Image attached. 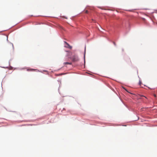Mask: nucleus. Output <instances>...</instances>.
<instances>
[{
    "mask_svg": "<svg viewBox=\"0 0 157 157\" xmlns=\"http://www.w3.org/2000/svg\"><path fill=\"white\" fill-rule=\"evenodd\" d=\"M120 29L119 27L114 25H110L109 27V34L112 38H114Z\"/></svg>",
    "mask_w": 157,
    "mask_h": 157,
    "instance_id": "obj_1",
    "label": "nucleus"
},
{
    "mask_svg": "<svg viewBox=\"0 0 157 157\" xmlns=\"http://www.w3.org/2000/svg\"><path fill=\"white\" fill-rule=\"evenodd\" d=\"M63 67H64V66H63V67H62V68Z\"/></svg>",
    "mask_w": 157,
    "mask_h": 157,
    "instance_id": "obj_52",
    "label": "nucleus"
},
{
    "mask_svg": "<svg viewBox=\"0 0 157 157\" xmlns=\"http://www.w3.org/2000/svg\"><path fill=\"white\" fill-rule=\"evenodd\" d=\"M26 71H34L35 70V69L31 68L30 67H28L26 68Z\"/></svg>",
    "mask_w": 157,
    "mask_h": 157,
    "instance_id": "obj_8",
    "label": "nucleus"
},
{
    "mask_svg": "<svg viewBox=\"0 0 157 157\" xmlns=\"http://www.w3.org/2000/svg\"><path fill=\"white\" fill-rule=\"evenodd\" d=\"M62 68V67H61V68L58 69L57 70H56V71H58L60 70Z\"/></svg>",
    "mask_w": 157,
    "mask_h": 157,
    "instance_id": "obj_27",
    "label": "nucleus"
},
{
    "mask_svg": "<svg viewBox=\"0 0 157 157\" xmlns=\"http://www.w3.org/2000/svg\"><path fill=\"white\" fill-rule=\"evenodd\" d=\"M22 20L20 21H19V22L17 23L15 25H14L12 26V27H10V28H9L8 29H6V30H3V31H6V30H8L9 29H10L11 28H12V27H13V26H14L15 25H16L17 24H18V23H20V22H21V21H22ZM1 32H2V31H1Z\"/></svg>",
    "mask_w": 157,
    "mask_h": 157,
    "instance_id": "obj_12",
    "label": "nucleus"
},
{
    "mask_svg": "<svg viewBox=\"0 0 157 157\" xmlns=\"http://www.w3.org/2000/svg\"><path fill=\"white\" fill-rule=\"evenodd\" d=\"M12 60V59H10V60H9V61L10 62V61H11Z\"/></svg>",
    "mask_w": 157,
    "mask_h": 157,
    "instance_id": "obj_35",
    "label": "nucleus"
},
{
    "mask_svg": "<svg viewBox=\"0 0 157 157\" xmlns=\"http://www.w3.org/2000/svg\"><path fill=\"white\" fill-rule=\"evenodd\" d=\"M87 6L86 7H87V6Z\"/></svg>",
    "mask_w": 157,
    "mask_h": 157,
    "instance_id": "obj_49",
    "label": "nucleus"
},
{
    "mask_svg": "<svg viewBox=\"0 0 157 157\" xmlns=\"http://www.w3.org/2000/svg\"><path fill=\"white\" fill-rule=\"evenodd\" d=\"M24 121L22 120V121H21V122H22V121Z\"/></svg>",
    "mask_w": 157,
    "mask_h": 157,
    "instance_id": "obj_42",
    "label": "nucleus"
},
{
    "mask_svg": "<svg viewBox=\"0 0 157 157\" xmlns=\"http://www.w3.org/2000/svg\"><path fill=\"white\" fill-rule=\"evenodd\" d=\"M143 9V10H149V9H148V8H143V9Z\"/></svg>",
    "mask_w": 157,
    "mask_h": 157,
    "instance_id": "obj_24",
    "label": "nucleus"
},
{
    "mask_svg": "<svg viewBox=\"0 0 157 157\" xmlns=\"http://www.w3.org/2000/svg\"><path fill=\"white\" fill-rule=\"evenodd\" d=\"M58 81L59 82V83H60L59 84H61V81H59V80H58Z\"/></svg>",
    "mask_w": 157,
    "mask_h": 157,
    "instance_id": "obj_26",
    "label": "nucleus"
},
{
    "mask_svg": "<svg viewBox=\"0 0 157 157\" xmlns=\"http://www.w3.org/2000/svg\"><path fill=\"white\" fill-rule=\"evenodd\" d=\"M42 71L48 72V71L46 70H43Z\"/></svg>",
    "mask_w": 157,
    "mask_h": 157,
    "instance_id": "obj_25",
    "label": "nucleus"
},
{
    "mask_svg": "<svg viewBox=\"0 0 157 157\" xmlns=\"http://www.w3.org/2000/svg\"><path fill=\"white\" fill-rule=\"evenodd\" d=\"M143 19H145V18H143Z\"/></svg>",
    "mask_w": 157,
    "mask_h": 157,
    "instance_id": "obj_47",
    "label": "nucleus"
},
{
    "mask_svg": "<svg viewBox=\"0 0 157 157\" xmlns=\"http://www.w3.org/2000/svg\"><path fill=\"white\" fill-rule=\"evenodd\" d=\"M121 101L123 103V101H122V100H121Z\"/></svg>",
    "mask_w": 157,
    "mask_h": 157,
    "instance_id": "obj_46",
    "label": "nucleus"
},
{
    "mask_svg": "<svg viewBox=\"0 0 157 157\" xmlns=\"http://www.w3.org/2000/svg\"><path fill=\"white\" fill-rule=\"evenodd\" d=\"M6 37H7V38H6V41H7V42H9L10 41H9V40H8V37L7 36H6Z\"/></svg>",
    "mask_w": 157,
    "mask_h": 157,
    "instance_id": "obj_21",
    "label": "nucleus"
},
{
    "mask_svg": "<svg viewBox=\"0 0 157 157\" xmlns=\"http://www.w3.org/2000/svg\"><path fill=\"white\" fill-rule=\"evenodd\" d=\"M154 96H155V98H156V95H154Z\"/></svg>",
    "mask_w": 157,
    "mask_h": 157,
    "instance_id": "obj_37",
    "label": "nucleus"
},
{
    "mask_svg": "<svg viewBox=\"0 0 157 157\" xmlns=\"http://www.w3.org/2000/svg\"><path fill=\"white\" fill-rule=\"evenodd\" d=\"M86 53V45H85V46L84 51V54H83L84 63V67L85 66V63H86V60H85Z\"/></svg>",
    "mask_w": 157,
    "mask_h": 157,
    "instance_id": "obj_5",
    "label": "nucleus"
},
{
    "mask_svg": "<svg viewBox=\"0 0 157 157\" xmlns=\"http://www.w3.org/2000/svg\"><path fill=\"white\" fill-rule=\"evenodd\" d=\"M124 59L127 62L129 61L130 60V59L127 56L124 55L123 57ZM131 62V61H130Z\"/></svg>",
    "mask_w": 157,
    "mask_h": 157,
    "instance_id": "obj_7",
    "label": "nucleus"
},
{
    "mask_svg": "<svg viewBox=\"0 0 157 157\" xmlns=\"http://www.w3.org/2000/svg\"><path fill=\"white\" fill-rule=\"evenodd\" d=\"M137 74H138V70H137Z\"/></svg>",
    "mask_w": 157,
    "mask_h": 157,
    "instance_id": "obj_38",
    "label": "nucleus"
},
{
    "mask_svg": "<svg viewBox=\"0 0 157 157\" xmlns=\"http://www.w3.org/2000/svg\"><path fill=\"white\" fill-rule=\"evenodd\" d=\"M12 112H16V111H12Z\"/></svg>",
    "mask_w": 157,
    "mask_h": 157,
    "instance_id": "obj_44",
    "label": "nucleus"
},
{
    "mask_svg": "<svg viewBox=\"0 0 157 157\" xmlns=\"http://www.w3.org/2000/svg\"><path fill=\"white\" fill-rule=\"evenodd\" d=\"M34 20H36V21H38V20H40V19L39 18H36V19H34Z\"/></svg>",
    "mask_w": 157,
    "mask_h": 157,
    "instance_id": "obj_20",
    "label": "nucleus"
},
{
    "mask_svg": "<svg viewBox=\"0 0 157 157\" xmlns=\"http://www.w3.org/2000/svg\"><path fill=\"white\" fill-rule=\"evenodd\" d=\"M65 17L66 19H67V17L66 16H65Z\"/></svg>",
    "mask_w": 157,
    "mask_h": 157,
    "instance_id": "obj_32",
    "label": "nucleus"
},
{
    "mask_svg": "<svg viewBox=\"0 0 157 157\" xmlns=\"http://www.w3.org/2000/svg\"><path fill=\"white\" fill-rule=\"evenodd\" d=\"M20 114V116L21 117V114Z\"/></svg>",
    "mask_w": 157,
    "mask_h": 157,
    "instance_id": "obj_41",
    "label": "nucleus"
},
{
    "mask_svg": "<svg viewBox=\"0 0 157 157\" xmlns=\"http://www.w3.org/2000/svg\"><path fill=\"white\" fill-rule=\"evenodd\" d=\"M68 52V51H66V52Z\"/></svg>",
    "mask_w": 157,
    "mask_h": 157,
    "instance_id": "obj_40",
    "label": "nucleus"
},
{
    "mask_svg": "<svg viewBox=\"0 0 157 157\" xmlns=\"http://www.w3.org/2000/svg\"><path fill=\"white\" fill-rule=\"evenodd\" d=\"M66 56L68 57L69 58L74 62H78L79 60L78 56L75 54L74 55L72 54H69L68 53H67Z\"/></svg>",
    "mask_w": 157,
    "mask_h": 157,
    "instance_id": "obj_2",
    "label": "nucleus"
},
{
    "mask_svg": "<svg viewBox=\"0 0 157 157\" xmlns=\"http://www.w3.org/2000/svg\"><path fill=\"white\" fill-rule=\"evenodd\" d=\"M36 120H28V121H26L27 122H28V121H29V122H33L34 121H36Z\"/></svg>",
    "mask_w": 157,
    "mask_h": 157,
    "instance_id": "obj_19",
    "label": "nucleus"
},
{
    "mask_svg": "<svg viewBox=\"0 0 157 157\" xmlns=\"http://www.w3.org/2000/svg\"><path fill=\"white\" fill-rule=\"evenodd\" d=\"M29 125H31V126H32L33 125H36V124H29Z\"/></svg>",
    "mask_w": 157,
    "mask_h": 157,
    "instance_id": "obj_29",
    "label": "nucleus"
},
{
    "mask_svg": "<svg viewBox=\"0 0 157 157\" xmlns=\"http://www.w3.org/2000/svg\"><path fill=\"white\" fill-rule=\"evenodd\" d=\"M9 66H10L11 68H13V67L12 66H10V62H9Z\"/></svg>",
    "mask_w": 157,
    "mask_h": 157,
    "instance_id": "obj_22",
    "label": "nucleus"
},
{
    "mask_svg": "<svg viewBox=\"0 0 157 157\" xmlns=\"http://www.w3.org/2000/svg\"><path fill=\"white\" fill-rule=\"evenodd\" d=\"M63 67H64V66H63V67H62V68Z\"/></svg>",
    "mask_w": 157,
    "mask_h": 157,
    "instance_id": "obj_51",
    "label": "nucleus"
},
{
    "mask_svg": "<svg viewBox=\"0 0 157 157\" xmlns=\"http://www.w3.org/2000/svg\"><path fill=\"white\" fill-rule=\"evenodd\" d=\"M86 13H87L88 12V11L87 10H86Z\"/></svg>",
    "mask_w": 157,
    "mask_h": 157,
    "instance_id": "obj_45",
    "label": "nucleus"
},
{
    "mask_svg": "<svg viewBox=\"0 0 157 157\" xmlns=\"http://www.w3.org/2000/svg\"><path fill=\"white\" fill-rule=\"evenodd\" d=\"M0 67H1V68H8V66H6V67H4V66H0Z\"/></svg>",
    "mask_w": 157,
    "mask_h": 157,
    "instance_id": "obj_17",
    "label": "nucleus"
},
{
    "mask_svg": "<svg viewBox=\"0 0 157 157\" xmlns=\"http://www.w3.org/2000/svg\"><path fill=\"white\" fill-rule=\"evenodd\" d=\"M86 7L82 11V12L83 11L85 10V9H86Z\"/></svg>",
    "mask_w": 157,
    "mask_h": 157,
    "instance_id": "obj_36",
    "label": "nucleus"
},
{
    "mask_svg": "<svg viewBox=\"0 0 157 157\" xmlns=\"http://www.w3.org/2000/svg\"><path fill=\"white\" fill-rule=\"evenodd\" d=\"M113 44L115 45V46H116V44H115V43L114 42L113 43Z\"/></svg>",
    "mask_w": 157,
    "mask_h": 157,
    "instance_id": "obj_31",
    "label": "nucleus"
},
{
    "mask_svg": "<svg viewBox=\"0 0 157 157\" xmlns=\"http://www.w3.org/2000/svg\"><path fill=\"white\" fill-rule=\"evenodd\" d=\"M8 43H10V44H12V47H13V49H14V46H13V44L11 42H10L9 41Z\"/></svg>",
    "mask_w": 157,
    "mask_h": 157,
    "instance_id": "obj_18",
    "label": "nucleus"
},
{
    "mask_svg": "<svg viewBox=\"0 0 157 157\" xmlns=\"http://www.w3.org/2000/svg\"><path fill=\"white\" fill-rule=\"evenodd\" d=\"M111 125H112L113 126H123L126 127L127 126V124H112Z\"/></svg>",
    "mask_w": 157,
    "mask_h": 157,
    "instance_id": "obj_6",
    "label": "nucleus"
},
{
    "mask_svg": "<svg viewBox=\"0 0 157 157\" xmlns=\"http://www.w3.org/2000/svg\"><path fill=\"white\" fill-rule=\"evenodd\" d=\"M141 83H142L141 81L140 80V79L139 80V82L138 83V84L139 85H140L141 84Z\"/></svg>",
    "mask_w": 157,
    "mask_h": 157,
    "instance_id": "obj_15",
    "label": "nucleus"
},
{
    "mask_svg": "<svg viewBox=\"0 0 157 157\" xmlns=\"http://www.w3.org/2000/svg\"><path fill=\"white\" fill-rule=\"evenodd\" d=\"M133 10V9H132V10H127L129 11H132V10Z\"/></svg>",
    "mask_w": 157,
    "mask_h": 157,
    "instance_id": "obj_30",
    "label": "nucleus"
},
{
    "mask_svg": "<svg viewBox=\"0 0 157 157\" xmlns=\"http://www.w3.org/2000/svg\"><path fill=\"white\" fill-rule=\"evenodd\" d=\"M67 64H68L69 65H71L72 64V63L71 62H64L63 63V64H64V65H66Z\"/></svg>",
    "mask_w": 157,
    "mask_h": 157,
    "instance_id": "obj_11",
    "label": "nucleus"
},
{
    "mask_svg": "<svg viewBox=\"0 0 157 157\" xmlns=\"http://www.w3.org/2000/svg\"><path fill=\"white\" fill-rule=\"evenodd\" d=\"M59 85H60V84H59ZM59 87H60V86H59Z\"/></svg>",
    "mask_w": 157,
    "mask_h": 157,
    "instance_id": "obj_53",
    "label": "nucleus"
},
{
    "mask_svg": "<svg viewBox=\"0 0 157 157\" xmlns=\"http://www.w3.org/2000/svg\"><path fill=\"white\" fill-rule=\"evenodd\" d=\"M121 90L125 94L127 93H129L131 94L135 95V94L134 93H131L130 91H128L126 88H125L123 86H121Z\"/></svg>",
    "mask_w": 157,
    "mask_h": 157,
    "instance_id": "obj_3",
    "label": "nucleus"
},
{
    "mask_svg": "<svg viewBox=\"0 0 157 157\" xmlns=\"http://www.w3.org/2000/svg\"><path fill=\"white\" fill-rule=\"evenodd\" d=\"M59 88L58 89V91L59 90Z\"/></svg>",
    "mask_w": 157,
    "mask_h": 157,
    "instance_id": "obj_48",
    "label": "nucleus"
},
{
    "mask_svg": "<svg viewBox=\"0 0 157 157\" xmlns=\"http://www.w3.org/2000/svg\"><path fill=\"white\" fill-rule=\"evenodd\" d=\"M138 77L139 78V79H140V77H139V75L138 76Z\"/></svg>",
    "mask_w": 157,
    "mask_h": 157,
    "instance_id": "obj_43",
    "label": "nucleus"
},
{
    "mask_svg": "<svg viewBox=\"0 0 157 157\" xmlns=\"http://www.w3.org/2000/svg\"><path fill=\"white\" fill-rule=\"evenodd\" d=\"M29 17V16H33V17H38V16H42V17H51V16H42V15H38V16H34L33 15H28Z\"/></svg>",
    "mask_w": 157,
    "mask_h": 157,
    "instance_id": "obj_9",
    "label": "nucleus"
},
{
    "mask_svg": "<svg viewBox=\"0 0 157 157\" xmlns=\"http://www.w3.org/2000/svg\"><path fill=\"white\" fill-rule=\"evenodd\" d=\"M66 110L65 109V108H63V110H62V111L63 110Z\"/></svg>",
    "mask_w": 157,
    "mask_h": 157,
    "instance_id": "obj_28",
    "label": "nucleus"
},
{
    "mask_svg": "<svg viewBox=\"0 0 157 157\" xmlns=\"http://www.w3.org/2000/svg\"><path fill=\"white\" fill-rule=\"evenodd\" d=\"M140 111H143L144 110L143 108H141L140 109Z\"/></svg>",
    "mask_w": 157,
    "mask_h": 157,
    "instance_id": "obj_23",
    "label": "nucleus"
},
{
    "mask_svg": "<svg viewBox=\"0 0 157 157\" xmlns=\"http://www.w3.org/2000/svg\"><path fill=\"white\" fill-rule=\"evenodd\" d=\"M99 8H100L102 10H110V9H107L106 8L107 7H101L100 6L98 7Z\"/></svg>",
    "mask_w": 157,
    "mask_h": 157,
    "instance_id": "obj_10",
    "label": "nucleus"
},
{
    "mask_svg": "<svg viewBox=\"0 0 157 157\" xmlns=\"http://www.w3.org/2000/svg\"><path fill=\"white\" fill-rule=\"evenodd\" d=\"M138 119H138H137V120H134V121H137Z\"/></svg>",
    "mask_w": 157,
    "mask_h": 157,
    "instance_id": "obj_39",
    "label": "nucleus"
},
{
    "mask_svg": "<svg viewBox=\"0 0 157 157\" xmlns=\"http://www.w3.org/2000/svg\"><path fill=\"white\" fill-rule=\"evenodd\" d=\"M124 51V49L123 48H122V52H123Z\"/></svg>",
    "mask_w": 157,
    "mask_h": 157,
    "instance_id": "obj_34",
    "label": "nucleus"
},
{
    "mask_svg": "<svg viewBox=\"0 0 157 157\" xmlns=\"http://www.w3.org/2000/svg\"><path fill=\"white\" fill-rule=\"evenodd\" d=\"M36 71V72H41V73H43L42 71L41 70H38V69H35V70L34 71Z\"/></svg>",
    "mask_w": 157,
    "mask_h": 157,
    "instance_id": "obj_13",
    "label": "nucleus"
},
{
    "mask_svg": "<svg viewBox=\"0 0 157 157\" xmlns=\"http://www.w3.org/2000/svg\"><path fill=\"white\" fill-rule=\"evenodd\" d=\"M64 47L67 48L69 49H71L72 48V47L66 41H64Z\"/></svg>",
    "mask_w": 157,
    "mask_h": 157,
    "instance_id": "obj_4",
    "label": "nucleus"
},
{
    "mask_svg": "<svg viewBox=\"0 0 157 157\" xmlns=\"http://www.w3.org/2000/svg\"><path fill=\"white\" fill-rule=\"evenodd\" d=\"M66 74L65 73H60L59 74V75H57V74H56V76H59V75H65Z\"/></svg>",
    "mask_w": 157,
    "mask_h": 157,
    "instance_id": "obj_16",
    "label": "nucleus"
},
{
    "mask_svg": "<svg viewBox=\"0 0 157 157\" xmlns=\"http://www.w3.org/2000/svg\"><path fill=\"white\" fill-rule=\"evenodd\" d=\"M2 83H1V87H2V89L3 88H2Z\"/></svg>",
    "mask_w": 157,
    "mask_h": 157,
    "instance_id": "obj_33",
    "label": "nucleus"
},
{
    "mask_svg": "<svg viewBox=\"0 0 157 157\" xmlns=\"http://www.w3.org/2000/svg\"><path fill=\"white\" fill-rule=\"evenodd\" d=\"M74 16H73L72 17H74Z\"/></svg>",
    "mask_w": 157,
    "mask_h": 157,
    "instance_id": "obj_50",
    "label": "nucleus"
},
{
    "mask_svg": "<svg viewBox=\"0 0 157 157\" xmlns=\"http://www.w3.org/2000/svg\"><path fill=\"white\" fill-rule=\"evenodd\" d=\"M26 67H24L20 68H19V69L20 70H22L25 69V68H26Z\"/></svg>",
    "mask_w": 157,
    "mask_h": 157,
    "instance_id": "obj_14",
    "label": "nucleus"
}]
</instances>
